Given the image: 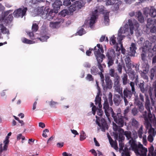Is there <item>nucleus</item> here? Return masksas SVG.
<instances>
[{"label": "nucleus", "instance_id": "nucleus-50", "mask_svg": "<svg viewBox=\"0 0 156 156\" xmlns=\"http://www.w3.org/2000/svg\"><path fill=\"white\" fill-rule=\"evenodd\" d=\"M129 84L131 88V90L135 93V91L134 83L133 82H130L129 83Z\"/></svg>", "mask_w": 156, "mask_h": 156}, {"label": "nucleus", "instance_id": "nucleus-45", "mask_svg": "<svg viewBox=\"0 0 156 156\" xmlns=\"http://www.w3.org/2000/svg\"><path fill=\"white\" fill-rule=\"evenodd\" d=\"M38 25L35 23H33L32 27V32H36L38 29Z\"/></svg>", "mask_w": 156, "mask_h": 156}, {"label": "nucleus", "instance_id": "nucleus-29", "mask_svg": "<svg viewBox=\"0 0 156 156\" xmlns=\"http://www.w3.org/2000/svg\"><path fill=\"white\" fill-rule=\"evenodd\" d=\"M104 23L105 25H108V24L109 21V12H106L104 13Z\"/></svg>", "mask_w": 156, "mask_h": 156}, {"label": "nucleus", "instance_id": "nucleus-35", "mask_svg": "<svg viewBox=\"0 0 156 156\" xmlns=\"http://www.w3.org/2000/svg\"><path fill=\"white\" fill-rule=\"evenodd\" d=\"M69 12L67 9H64L59 14V16H65L69 14Z\"/></svg>", "mask_w": 156, "mask_h": 156}, {"label": "nucleus", "instance_id": "nucleus-39", "mask_svg": "<svg viewBox=\"0 0 156 156\" xmlns=\"http://www.w3.org/2000/svg\"><path fill=\"white\" fill-rule=\"evenodd\" d=\"M49 26L52 28H57L59 27V25H58L56 22H50Z\"/></svg>", "mask_w": 156, "mask_h": 156}, {"label": "nucleus", "instance_id": "nucleus-59", "mask_svg": "<svg viewBox=\"0 0 156 156\" xmlns=\"http://www.w3.org/2000/svg\"><path fill=\"white\" fill-rule=\"evenodd\" d=\"M143 126H141L138 131V135L139 136H142L143 133Z\"/></svg>", "mask_w": 156, "mask_h": 156}, {"label": "nucleus", "instance_id": "nucleus-25", "mask_svg": "<svg viewBox=\"0 0 156 156\" xmlns=\"http://www.w3.org/2000/svg\"><path fill=\"white\" fill-rule=\"evenodd\" d=\"M128 74L129 77L132 80H133L135 79V78L136 76H138L137 74L135 73L133 70L132 69H131L129 71Z\"/></svg>", "mask_w": 156, "mask_h": 156}, {"label": "nucleus", "instance_id": "nucleus-64", "mask_svg": "<svg viewBox=\"0 0 156 156\" xmlns=\"http://www.w3.org/2000/svg\"><path fill=\"white\" fill-rule=\"evenodd\" d=\"M153 86L154 88V93L155 97H156V83L154 82L153 84Z\"/></svg>", "mask_w": 156, "mask_h": 156}, {"label": "nucleus", "instance_id": "nucleus-60", "mask_svg": "<svg viewBox=\"0 0 156 156\" xmlns=\"http://www.w3.org/2000/svg\"><path fill=\"white\" fill-rule=\"evenodd\" d=\"M97 113L98 115L101 116L103 114V112L101 109H98L97 110Z\"/></svg>", "mask_w": 156, "mask_h": 156}, {"label": "nucleus", "instance_id": "nucleus-16", "mask_svg": "<svg viewBox=\"0 0 156 156\" xmlns=\"http://www.w3.org/2000/svg\"><path fill=\"white\" fill-rule=\"evenodd\" d=\"M27 9V8H24L23 9L19 8L16 10H15L13 12V15L16 17H22L25 15Z\"/></svg>", "mask_w": 156, "mask_h": 156}, {"label": "nucleus", "instance_id": "nucleus-52", "mask_svg": "<svg viewBox=\"0 0 156 156\" xmlns=\"http://www.w3.org/2000/svg\"><path fill=\"white\" fill-rule=\"evenodd\" d=\"M116 0H108L106 2V5H111L115 3Z\"/></svg>", "mask_w": 156, "mask_h": 156}, {"label": "nucleus", "instance_id": "nucleus-51", "mask_svg": "<svg viewBox=\"0 0 156 156\" xmlns=\"http://www.w3.org/2000/svg\"><path fill=\"white\" fill-rule=\"evenodd\" d=\"M87 80L89 81H93L94 80V78L90 74H88L86 78Z\"/></svg>", "mask_w": 156, "mask_h": 156}, {"label": "nucleus", "instance_id": "nucleus-56", "mask_svg": "<svg viewBox=\"0 0 156 156\" xmlns=\"http://www.w3.org/2000/svg\"><path fill=\"white\" fill-rule=\"evenodd\" d=\"M154 76V69H151V72L150 78L151 80L153 79Z\"/></svg>", "mask_w": 156, "mask_h": 156}, {"label": "nucleus", "instance_id": "nucleus-53", "mask_svg": "<svg viewBox=\"0 0 156 156\" xmlns=\"http://www.w3.org/2000/svg\"><path fill=\"white\" fill-rule=\"evenodd\" d=\"M48 37L47 36H44L42 37L41 38H38L42 42H44L46 41L47 39L48 38Z\"/></svg>", "mask_w": 156, "mask_h": 156}, {"label": "nucleus", "instance_id": "nucleus-32", "mask_svg": "<svg viewBox=\"0 0 156 156\" xmlns=\"http://www.w3.org/2000/svg\"><path fill=\"white\" fill-rule=\"evenodd\" d=\"M141 58L142 61L146 64L148 63V61L147 59V56L145 52H143L141 54Z\"/></svg>", "mask_w": 156, "mask_h": 156}, {"label": "nucleus", "instance_id": "nucleus-24", "mask_svg": "<svg viewBox=\"0 0 156 156\" xmlns=\"http://www.w3.org/2000/svg\"><path fill=\"white\" fill-rule=\"evenodd\" d=\"M137 85L142 93H144L146 90V88L144 87V81H140Z\"/></svg>", "mask_w": 156, "mask_h": 156}, {"label": "nucleus", "instance_id": "nucleus-15", "mask_svg": "<svg viewBox=\"0 0 156 156\" xmlns=\"http://www.w3.org/2000/svg\"><path fill=\"white\" fill-rule=\"evenodd\" d=\"M49 10H45L43 14L42 18L44 19H47L48 20H51L54 17L55 13V12H53L51 10L48 11Z\"/></svg>", "mask_w": 156, "mask_h": 156}, {"label": "nucleus", "instance_id": "nucleus-1", "mask_svg": "<svg viewBox=\"0 0 156 156\" xmlns=\"http://www.w3.org/2000/svg\"><path fill=\"white\" fill-rule=\"evenodd\" d=\"M128 24L129 26V28L128 25L126 24L124 27H121L120 29L118 34L117 39L119 44L120 45V48H119L118 45V43H117L116 50V51L121 50V53L126 56L129 55L131 56H134L137 49L136 47V44L132 43L130 47L129 50L128 51V53H126V50L123 46L121 41L126 36L133 34L134 30L135 31L136 33L137 31L138 35H140V32H139L138 30L139 25L136 21L134 20L133 22L131 20H128Z\"/></svg>", "mask_w": 156, "mask_h": 156}, {"label": "nucleus", "instance_id": "nucleus-19", "mask_svg": "<svg viewBox=\"0 0 156 156\" xmlns=\"http://www.w3.org/2000/svg\"><path fill=\"white\" fill-rule=\"evenodd\" d=\"M123 99V97L121 95L115 94L114 96L113 101L115 105L118 106L121 103Z\"/></svg>", "mask_w": 156, "mask_h": 156}, {"label": "nucleus", "instance_id": "nucleus-46", "mask_svg": "<svg viewBox=\"0 0 156 156\" xmlns=\"http://www.w3.org/2000/svg\"><path fill=\"white\" fill-rule=\"evenodd\" d=\"M119 4L117 3H116L112 7V9L113 11H116L119 9Z\"/></svg>", "mask_w": 156, "mask_h": 156}, {"label": "nucleus", "instance_id": "nucleus-57", "mask_svg": "<svg viewBox=\"0 0 156 156\" xmlns=\"http://www.w3.org/2000/svg\"><path fill=\"white\" fill-rule=\"evenodd\" d=\"M96 68L95 67L93 66L91 69V72L93 75H96L97 73Z\"/></svg>", "mask_w": 156, "mask_h": 156}, {"label": "nucleus", "instance_id": "nucleus-28", "mask_svg": "<svg viewBox=\"0 0 156 156\" xmlns=\"http://www.w3.org/2000/svg\"><path fill=\"white\" fill-rule=\"evenodd\" d=\"M136 16L137 17L139 21L141 23H143L144 21V17L142 16V13L140 11L136 13Z\"/></svg>", "mask_w": 156, "mask_h": 156}, {"label": "nucleus", "instance_id": "nucleus-10", "mask_svg": "<svg viewBox=\"0 0 156 156\" xmlns=\"http://www.w3.org/2000/svg\"><path fill=\"white\" fill-rule=\"evenodd\" d=\"M103 108L104 109L105 112V115L107 117L109 120L110 119L109 118V116L110 115V114L112 115L114 113L113 109L109 107L108 104V100L106 99L105 100L104 103L103 105Z\"/></svg>", "mask_w": 156, "mask_h": 156}, {"label": "nucleus", "instance_id": "nucleus-37", "mask_svg": "<svg viewBox=\"0 0 156 156\" xmlns=\"http://www.w3.org/2000/svg\"><path fill=\"white\" fill-rule=\"evenodd\" d=\"M0 27L1 32L3 34H6L8 33V30L6 28L4 27L3 24H0Z\"/></svg>", "mask_w": 156, "mask_h": 156}, {"label": "nucleus", "instance_id": "nucleus-48", "mask_svg": "<svg viewBox=\"0 0 156 156\" xmlns=\"http://www.w3.org/2000/svg\"><path fill=\"white\" fill-rule=\"evenodd\" d=\"M101 97H99V95H97L96 97L95 100L96 105H97L98 104V103L101 102Z\"/></svg>", "mask_w": 156, "mask_h": 156}, {"label": "nucleus", "instance_id": "nucleus-26", "mask_svg": "<svg viewBox=\"0 0 156 156\" xmlns=\"http://www.w3.org/2000/svg\"><path fill=\"white\" fill-rule=\"evenodd\" d=\"M48 9L44 8V7H40L38 8L37 10V14L38 15L42 16V18L43 14L45 10H47Z\"/></svg>", "mask_w": 156, "mask_h": 156}, {"label": "nucleus", "instance_id": "nucleus-14", "mask_svg": "<svg viewBox=\"0 0 156 156\" xmlns=\"http://www.w3.org/2000/svg\"><path fill=\"white\" fill-rule=\"evenodd\" d=\"M147 27L150 29L151 32L156 34V24L151 18L147 19Z\"/></svg>", "mask_w": 156, "mask_h": 156}, {"label": "nucleus", "instance_id": "nucleus-49", "mask_svg": "<svg viewBox=\"0 0 156 156\" xmlns=\"http://www.w3.org/2000/svg\"><path fill=\"white\" fill-rule=\"evenodd\" d=\"M129 107L128 106L124 110L123 113V115L124 117H126V116L127 114L129 112Z\"/></svg>", "mask_w": 156, "mask_h": 156}, {"label": "nucleus", "instance_id": "nucleus-38", "mask_svg": "<svg viewBox=\"0 0 156 156\" xmlns=\"http://www.w3.org/2000/svg\"><path fill=\"white\" fill-rule=\"evenodd\" d=\"M22 41L23 42L28 44H33L35 43V42L28 40L24 37L22 39Z\"/></svg>", "mask_w": 156, "mask_h": 156}, {"label": "nucleus", "instance_id": "nucleus-30", "mask_svg": "<svg viewBox=\"0 0 156 156\" xmlns=\"http://www.w3.org/2000/svg\"><path fill=\"white\" fill-rule=\"evenodd\" d=\"M131 124L133 126L136 128H137L139 125V122L134 118L131 119Z\"/></svg>", "mask_w": 156, "mask_h": 156}, {"label": "nucleus", "instance_id": "nucleus-63", "mask_svg": "<svg viewBox=\"0 0 156 156\" xmlns=\"http://www.w3.org/2000/svg\"><path fill=\"white\" fill-rule=\"evenodd\" d=\"M27 34L29 35L31 39H33V37H34V34L33 32H27Z\"/></svg>", "mask_w": 156, "mask_h": 156}, {"label": "nucleus", "instance_id": "nucleus-23", "mask_svg": "<svg viewBox=\"0 0 156 156\" xmlns=\"http://www.w3.org/2000/svg\"><path fill=\"white\" fill-rule=\"evenodd\" d=\"M106 56L108 58H114L115 56V52L113 49L110 50L107 53Z\"/></svg>", "mask_w": 156, "mask_h": 156}, {"label": "nucleus", "instance_id": "nucleus-22", "mask_svg": "<svg viewBox=\"0 0 156 156\" xmlns=\"http://www.w3.org/2000/svg\"><path fill=\"white\" fill-rule=\"evenodd\" d=\"M121 78L123 85H126L128 83L129 80L128 79V76L127 74L123 73L121 76Z\"/></svg>", "mask_w": 156, "mask_h": 156}, {"label": "nucleus", "instance_id": "nucleus-5", "mask_svg": "<svg viewBox=\"0 0 156 156\" xmlns=\"http://www.w3.org/2000/svg\"><path fill=\"white\" fill-rule=\"evenodd\" d=\"M121 127H119L115 123L113 122L112 128L114 131L113 135L114 136H123L125 135L126 136H131V133L129 131H124Z\"/></svg>", "mask_w": 156, "mask_h": 156}, {"label": "nucleus", "instance_id": "nucleus-54", "mask_svg": "<svg viewBox=\"0 0 156 156\" xmlns=\"http://www.w3.org/2000/svg\"><path fill=\"white\" fill-rule=\"evenodd\" d=\"M84 30L83 28H81L80 30H79L76 33L78 35H79L80 36H81L83 34H84L85 33V32L84 31Z\"/></svg>", "mask_w": 156, "mask_h": 156}, {"label": "nucleus", "instance_id": "nucleus-33", "mask_svg": "<svg viewBox=\"0 0 156 156\" xmlns=\"http://www.w3.org/2000/svg\"><path fill=\"white\" fill-rule=\"evenodd\" d=\"M124 66V65L122 63H119L118 64L116 67V68L117 70L118 71L119 73H122V67Z\"/></svg>", "mask_w": 156, "mask_h": 156}, {"label": "nucleus", "instance_id": "nucleus-7", "mask_svg": "<svg viewBox=\"0 0 156 156\" xmlns=\"http://www.w3.org/2000/svg\"><path fill=\"white\" fill-rule=\"evenodd\" d=\"M119 112H118L115 115L114 113L112 115V117L113 118L115 122L118 125L119 127H122L123 126L124 123V119H125L126 120H128V118L127 117H125L122 116L121 114V110L119 109Z\"/></svg>", "mask_w": 156, "mask_h": 156}, {"label": "nucleus", "instance_id": "nucleus-61", "mask_svg": "<svg viewBox=\"0 0 156 156\" xmlns=\"http://www.w3.org/2000/svg\"><path fill=\"white\" fill-rule=\"evenodd\" d=\"M83 66L87 68H90L91 67L90 64L88 62H86L84 63Z\"/></svg>", "mask_w": 156, "mask_h": 156}, {"label": "nucleus", "instance_id": "nucleus-13", "mask_svg": "<svg viewBox=\"0 0 156 156\" xmlns=\"http://www.w3.org/2000/svg\"><path fill=\"white\" fill-rule=\"evenodd\" d=\"M96 117L97 118L96 122L102 131H104L105 129H107L108 128V126L105 120L102 118L98 119L97 116H96Z\"/></svg>", "mask_w": 156, "mask_h": 156}, {"label": "nucleus", "instance_id": "nucleus-27", "mask_svg": "<svg viewBox=\"0 0 156 156\" xmlns=\"http://www.w3.org/2000/svg\"><path fill=\"white\" fill-rule=\"evenodd\" d=\"M125 62L126 67L128 69H130L131 68L132 64L131 62L130 59L129 57H126L125 59Z\"/></svg>", "mask_w": 156, "mask_h": 156}, {"label": "nucleus", "instance_id": "nucleus-18", "mask_svg": "<svg viewBox=\"0 0 156 156\" xmlns=\"http://www.w3.org/2000/svg\"><path fill=\"white\" fill-rule=\"evenodd\" d=\"M81 4L80 2L76 1L74 2L69 7L70 14L75 11L76 9H80Z\"/></svg>", "mask_w": 156, "mask_h": 156}, {"label": "nucleus", "instance_id": "nucleus-34", "mask_svg": "<svg viewBox=\"0 0 156 156\" xmlns=\"http://www.w3.org/2000/svg\"><path fill=\"white\" fill-rule=\"evenodd\" d=\"M109 74L112 77L115 79L117 76H119L117 74L115 73V70L114 69H111L109 71Z\"/></svg>", "mask_w": 156, "mask_h": 156}, {"label": "nucleus", "instance_id": "nucleus-43", "mask_svg": "<svg viewBox=\"0 0 156 156\" xmlns=\"http://www.w3.org/2000/svg\"><path fill=\"white\" fill-rule=\"evenodd\" d=\"M138 112V111L137 109L135 107L133 108L131 110V114L133 116H136L137 115Z\"/></svg>", "mask_w": 156, "mask_h": 156}, {"label": "nucleus", "instance_id": "nucleus-6", "mask_svg": "<svg viewBox=\"0 0 156 156\" xmlns=\"http://www.w3.org/2000/svg\"><path fill=\"white\" fill-rule=\"evenodd\" d=\"M134 92L131 91L130 89L127 87L124 88L123 92H122V94H121L123 97L125 105L126 106L128 105L131 107L132 105V104L130 102V99Z\"/></svg>", "mask_w": 156, "mask_h": 156}, {"label": "nucleus", "instance_id": "nucleus-11", "mask_svg": "<svg viewBox=\"0 0 156 156\" xmlns=\"http://www.w3.org/2000/svg\"><path fill=\"white\" fill-rule=\"evenodd\" d=\"M105 84L102 85L103 90L106 91L108 89H111L112 87L113 83L110 77L108 75L105 76Z\"/></svg>", "mask_w": 156, "mask_h": 156}, {"label": "nucleus", "instance_id": "nucleus-44", "mask_svg": "<svg viewBox=\"0 0 156 156\" xmlns=\"http://www.w3.org/2000/svg\"><path fill=\"white\" fill-rule=\"evenodd\" d=\"M108 58V64L109 67L112 66L114 63V58Z\"/></svg>", "mask_w": 156, "mask_h": 156}, {"label": "nucleus", "instance_id": "nucleus-31", "mask_svg": "<svg viewBox=\"0 0 156 156\" xmlns=\"http://www.w3.org/2000/svg\"><path fill=\"white\" fill-rule=\"evenodd\" d=\"M149 14L152 17H155L156 16V9L153 7H151Z\"/></svg>", "mask_w": 156, "mask_h": 156}, {"label": "nucleus", "instance_id": "nucleus-41", "mask_svg": "<svg viewBox=\"0 0 156 156\" xmlns=\"http://www.w3.org/2000/svg\"><path fill=\"white\" fill-rule=\"evenodd\" d=\"M116 37H115L114 35H113L112 36L110 39V44L112 45H114L116 44Z\"/></svg>", "mask_w": 156, "mask_h": 156}, {"label": "nucleus", "instance_id": "nucleus-47", "mask_svg": "<svg viewBox=\"0 0 156 156\" xmlns=\"http://www.w3.org/2000/svg\"><path fill=\"white\" fill-rule=\"evenodd\" d=\"M50 136V133L49 130L47 129H44L43 131L42 136Z\"/></svg>", "mask_w": 156, "mask_h": 156}, {"label": "nucleus", "instance_id": "nucleus-36", "mask_svg": "<svg viewBox=\"0 0 156 156\" xmlns=\"http://www.w3.org/2000/svg\"><path fill=\"white\" fill-rule=\"evenodd\" d=\"M112 94L111 92H109L108 95V99H107L108 100L109 103L111 106L113 104L112 101Z\"/></svg>", "mask_w": 156, "mask_h": 156}, {"label": "nucleus", "instance_id": "nucleus-4", "mask_svg": "<svg viewBox=\"0 0 156 156\" xmlns=\"http://www.w3.org/2000/svg\"><path fill=\"white\" fill-rule=\"evenodd\" d=\"M129 143L132 150L134 151L137 156H146L147 149L144 147L142 144L140 143L137 144L135 140L132 138L129 140ZM147 156H150L149 154Z\"/></svg>", "mask_w": 156, "mask_h": 156}, {"label": "nucleus", "instance_id": "nucleus-17", "mask_svg": "<svg viewBox=\"0 0 156 156\" xmlns=\"http://www.w3.org/2000/svg\"><path fill=\"white\" fill-rule=\"evenodd\" d=\"M9 137H6L3 141L4 145L3 149L2 148V144H0V156H5V154L3 153L2 154V152L3 151H6L7 149L9 142Z\"/></svg>", "mask_w": 156, "mask_h": 156}, {"label": "nucleus", "instance_id": "nucleus-2", "mask_svg": "<svg viewBox=\"0 0 156 156\" xmlns=\"http://www.w3.org/2000/svg\"><path fill=\"white\" fill-rule=\"evenodd\" d=\"M146 96L145 107L147 112L145 111L142 113L143 117L145 120L144 124L147 129H149L148 133L149 135L148 136H153L156 134V131L152 127L151 122L154 123L156 122L155 116L154 115L151 114V109L152 110L153 108L151 106L149 97L147 95Z\"/></svg>", "mask_w": 156, "mask_h": 156}, {"label": "nucleus", "instance_id": "nucleus-21", "mask_svg": "<svg viewBox=\"0 0 156 156\" xmlns=\"http://www.w3.org/2000/svg\"><path fill=\"white\" fill-rule=\"evenodd\" d=\"M62 2L60 0L56 1L54 2L52 6L54 12H57L60 9V6L62 5Z\"/></svg>", "mask_w": 156, "mask_h": 156}, {"label": "nucleus", "instance_id": "nucleus-8", "mask_svg": "<svg viewBox=\"0 0 156 156\" xmlns=\"http://www.w3.org/2000/svg\"><path fill=\"white\" fill-rule=\"evenodd\" d=\"M134 98V103L136 106H137V108H139L140 112H144L143 111L144 109V107L143 105L142 102L144 101V95L141 93L139 94V98L138 95H135Z\"/></svg>", "mask_w": 156, "mask_h": 156}, {"label": "nucleus", "instance_id": "nucleus-42", "mask_svg": "<svg viewBox=\"0 0 156 156\" xmlns=\"http://www.w3.org/2000/svg\"><path fill=\"white\" fill-rule=\"evenodd\" d=\"M97 57V59L98 62V64H100L102 62L103 58L101 55H95Z\"/></svg>", "mask_w": 156, "mask_h": 156}, {"label": "nucleus", "instance_id": "nucleus-58", "mask_svg": "<svg viewBox=\"0 0 156 156\" xmlns=\"http://www.w3.org/2000/svg\"><path fill=\"white\" fill-rule=\"evenodd\" d=\"M150 9H149L148 8H145L144 9V13L146 16L148 14L149 12L150 13Z\"/></svg>", "mask_w": 156, "mask_h": 156}, {"label": "nucleus", "instance_id": "nucleus-3", "mask_svg": "<svg viewBox=\"0 0 156 156\" xmlns=\"http://www.w3.org/2000/svg\"><path fill=\"white\" fill-rule=\"evenodd\" d=\"M110 144L112 147H113L116 150H118V147L117 145V143L116 140H118L119 145V151L123 152L121 154L122 156H130L129 152V150L127 147H125L123 150V147H124V144L123 143L124 140V137H115V140H113L111 137H108Z\"/></svg>", "mask_w": 156, "mask_h": 156}, {"label": "nucleus", "instance_id": "nucleus-20", "mask_svg": "<svg viewBox=\"0 0 156 156\" xmlns=\"http://www.w3.org/2000/svg\"><path fill=\"white\" fill-rule=\"evenodd\" d=\"M94 50L95 55H101L104 52L103 48L100 44H97V47H95Z\"/></svg>", "mask_w": 156, "mask_h": 156}, {"label": "nucleus", "instance_id": "nucleus-55", "mask_svg": "<svg viewBox=\"0 0 156 156\" xmlns=\"http://www.w3.org/2000/svg\"><path fill=\"white\" fill-rule=\"evenodd\" d=\"M25 3L30 5H31L32 4H35L34 0H25Z\"/></svg>", "mask_w": 156, "mask_h": 156}, {"label": "nucleus", "instance_id": "nucleus-40", "mask_svg": "<svg viewBox=\"0 0 156 156\" xmlns=\"http://www.w3.org/2000/svg\"><path fill=\"white\" fill-rule=\"evenodd\" d=\"M55 20V22L58 24L59 26H60V24L63 23L64 21V19L63 18H60V16L57 17Z\"/></svg>", "mask_w": 156, "mask_h": 156}, {"label": "nucleus", "instance_id": "nucleus-62", "mask_svg": "<svg viewBox=\"0 0 156 156\" xmlns=\"http://www.w3.org/2000/svg\"><path fill=\"white\" fill-rule=\"evenodd\" d=\"M102 72H101L100 73V76L101 78V81L103 83H104V75L102 73Z\"/></svg>", "mask_w": 156, "mask_h": 156}, {"label": "nucleus", "instance_id": "nucleus-9", "mask_svg": "<svg viewBox=\"0 0 156 156\" xmlns=\"http://www.w3.org/2000/svg\"><path fill=\"white\" fill-rule=\"evenodd\" d=\"M120 76H117L113 80V88L115 91L118 93L120 95L122 94V88L120 83Z\"/></svg>", "mask_w": 156, "mask_h": 156}, {"label": "nucleus", "instance_id": "nucleus-12", "mask_svg": "<svg viewBox=\"0 0 156 156\" xmlns=\"http://www.w3.org/2000/svg\"><path fill=\"white\" fill-rule=\"evenodd\" d=\"M100 9L99 7H96L92 12L91 16L89 20L90 27L92 28V26L95 23V20L98 16V13L100 12Z\"/></svg>", "mask_w": 156, "mask_h": 156}]
</instances>
